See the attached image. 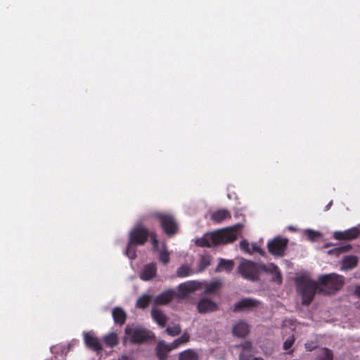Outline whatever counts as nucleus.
<instances>
[{
  "mask_svg": "<svg viewBox=\"0 0 360 360\" xmlns=\"http://www.w3.org/2000/svg\"><path fill=\"white\" fill-rule=\"evenodd\" d=\"M237 238L238 230L230 227L207 233L202 237L197 238L195 244L198 247L210 248L212 245L233 243Z\"/></svg>",
  "mask_w": 360,
  "mask_h": 360,
  "instance_id": "1",
  "label": "nucleus"
},
{
  "mask_svg": "<svg viewBox=\"0 0 360 360\" xmlns=\"http://www.w3.org/2000/svg\"><path fill=\"white\" fill-rule=\"evenodd\" d=\"M295 284L297 292L302 296L303 305H309L316 295V291L319 292L318 281L310 279L308 276H301L295 279Z\"/></svg>",
  "mask_w": 360,
  "mask_h": 360,
  "instance_id": "2",
  "label": "nucleus"
},
{
  "mask_svg": "<svg viewBox=\"0 0 360 360\" xmlns=\"http://www.w3.org/2000/svg\"><path fill=\"white\" fill-rule=\"evenodd\" d=\"M124 333V343L129 341L133 345H142L155 339V335L152 331L138 326H126Z\"/></svg>",
  "mask_w": 360,
  "mask_h": 360,
  "instance_id": "3",
  "label": "nucleus"
},
{
  "mask_svg": "<svg viewBox=\"0 0 360 360\" xmlns=\"http://www.w3.org/2000/svg\"><path fill=\"white\" fill-rule=\"evenodd\" d=\"M318 283L320 292L333 295L343 286L344 278L335 273L324 274L319 277Z\"/></svg>",
  "mask_w": 360,
  "mask_h": 360,
  "instance_id": "4",
  "label": "nucleus"
},
{
  "mask_svg": "<svg viewBox=\"0 0 360 360\" xmlns=\"http://www.w3.org/2000/svg\"><path fill=\"white\" fill-rule=\"evenodd\" d=\"M150 217L158 220L162 229L166 235L172 236L177 233L178 224L172 214L161 212H154L150 214Z\"/></svg>",
  "mask_w": 360,
  "mask_h": 360,
  "instance_id": "5",
  "label": "nucleus"
},
{
  "mask_svg": "<svg viewBox=\"0 0 360 360\" xmlns=\"http://www.w3.org/2000/svg\"><path fill=\"white\" fill-rule=\"evenodd\" d=\"M150 235V231L139 221L129 233V240L131 244L143 246L148 240Z\"/></svg>",
  "mask_w": 360,
  "mask_h": 360,
  "instance_id": "6",
  "label": "nucleus"
},
{
  "mask_svg": "<svg viewBox=\"0 0 360 360\" xmlns=\"http://www.w3.org/2000/svg\"><path fill=\"white\" fill-rule=\"evenodd\" d=\"M238 273L245 279L256 281L259 279V271L255 263L249 260L243 261L238 267Z\"/></svg>",
  "mask_w": 360,
  "mask_h": 360,
  "instance_id": "7",
  "label": "nucleus"
},
{
  "mask_svg": "<svg viewBox=\"0 0 360 360\" xmlns=\"http://www.w3.org/2000/svg\"><path fill=\"white\" fill-rule=\"evenodd\" d=\"M288 240L276 237L268 242L267 248L269 253L276 257H283L288 248Z\"/></svg>",
  "mask_w": 360,
  "mask_h": 360,
  "instance_id": "8",
  "label": "nucleus"
},
{
  "mask_svg": "<svg viewBox=\"0 0 360 360\" xmlns=\"http://www.w3.org/2000/svg\"><path fill=\"white\" fill-rule=\"evenodd\" d=\"M201 283L195 281H189L184 282L178 285V292H176V297L179 300L186 298L189 295L200 289Z\"/></svg>",
  "mask_w": 360,
  "mask_h": 360,
  "instance_id": "9",
  "label": "nucleus"
},
{
  "mask_svg": "<svg viewBox=\"0 0 360 360\" xmlns=\"http://www.w3.org/2000/svg\"><path fill=\"white\" fill-rule=\"evenodd\" d=\"M360 236V228L352 227L344 231H335L333 238L338 240H352Z\"/></svg>",
  "mask_w": 360,
  "mask_h": 360,
  "instance_id": "10",
  "label": "nucleus"
},
{
  "mask_svg": "<svg viewBox=\"0 0 360 360\" xmlns=\"http://www.w3.org/2000/svg\"><path fill=\"white\" fill-rule=\"evenodd\" d=\"M84 340L86 345L93 351L98 353L103 350L101 341L93 333H85L84 334Z\"/></svg>",
  "mask_w": 360,
  "mask_h": 360,
  "instance_id": "11",
  "label": "nucleus"
},
{
  "mask_svg": "<svg viewBox=\"0 0 360 360\" xmlns=\"http://www.w3.org/2000/svg\"><path fill=\"white\" fill-rule=\"evenodd\" d=\"M176 292L174 289H168L155 297L154 302L158 305H166L176 297Z\"/></svg>",
  "mask_w": 360,
  "mask_h": 360,
  "instance_id": "12",
  "label": "nucleus"
},
{
  "mask_svg": "<svg viewBox=\"0 0 360 360\" xmlns=\"http://www.w3.org/2000/svg\"><path fill=\"white\" fill-rule=\"evenodd\" d=\"M198 311L200 314L212 312L217 310V304L206 298L201 299L198 303Z\"/></svg>",
  "mask_w": 360,
  "mask_h": 360,
  "instance_id": "13",
  "label": "nucleus"
},
{
  "mask_svg": "<svg viewBox=\"0 0 360 360\" xmlns=\"http://www.w3.org/2000/svg\"><path fill=\"white\" fill-rule=\"evenodd\" d=\"M157 274V266L155 263L146 264L140 274V278L143 281H149L154 278Z\"/></svg>",
  "mask_w": 360,
  "mask_h": 360,
  "instance_id": "14",
  "label": "nucleus"
},
{
  "mask_svg": "<svg viewBox=\"0 0 360 360\" xmlns=\"http://www.w3.org/2000/svg\"><path fill=\"white\" fill-rule=\"evenodd\" d=\"M232 332L234 336L245 338L250 332L249 325L245 321H240L233 326Z\"/></svg>",
  "mask_w": 360,
  "mask_h": 360,
  "instance_id": "15",
  "label": "nucleus"
},
{
  "mask_svg": "<svg viewBox=\"0 0 360 360\" xmlns=\"http://www.w3.org/2000/svg\"><path fill=\"white\" fill-rule=\"evenodd\" d=\"M174 349L172 348L170 345L166 344L165 341H160L156 347V355L160 360H166L167 358V353L171 350Z\"/></svg>",
  "mask_w": 360,
  "mask_h": 360,
  "instance_id": "16",
  "label": "nucleus"
},
{
  "mask_svg": "<svg viewBox=\"0 0 360 360\" xmlns=\"http://www.w3.org/2000/svg\"><path fill=\"white\" fill-rule=\"evenodd\" d=\"M258 302L251 298H244L234 305V311L238 312L245 309L257 307Z\"/></svg>",
  "mask_w": 360,
  "mask_h": 360,
  "instance_id": "17",
  "label": "nucleus"
},
{
  "mask_svg": "<svg viewBox=\"0 0 360 360\" xmlns=\"http://www.w3.org/2000/svg\"><path fill=\"white\" fill-rule=\"evenodd\" d=\"M112 315L115 323L120 326L124 324L127 319V314L123 309L120 307H115L112 309Z\"/></svg>",
  "mask_w": 360,
  "mask_h": 360,
  "instance_id": "18",
  "label": "nucleus"
},
{
  "mask_svg": "<svg viewBox=\"0 0 360 360\" xmlns=\"http://www.w3.org/2000/svg\"><path fill=\"white\" fill-rule=\"evenodd\" d=\"M151 316L155 321L162 328H164L167 322V316L159 309H153Z\"/></svg>",
  "mask_w": 360,
  "mask_h": 360,
  "instance_id": "19",
  "label": "nucleus"
},
{
  "mask_svg": "<svg viewBox=\"0 0 360 360\" xmlns=\"http://www.w3.org/2000/svg\"><path fill=\"white\" fill-rule=\"evenodd\" d=\"M234 267V262L231 259H226L223 258L219 259L218 266L216 268V271H225L230 273Z\"/></svg>",
  "mask_w": 360,
  "mask_h": 360,
  "instance_id": "20",
  "label": "nucleus"
},
{
  "mask_svg": "<svg viewBox=\"0 0 360 360\" xmlns=\"http://www.w3.org/2000/svg\"><path fill=\"white\" fill-rule=\"evenodd\" d=\"M358 258L354 255L345 256L342 259V269L348 270L352 269L357 266Z\"/></svg>",
  "mask_w": 360,
  "mask_h": 360,
  "instance_id": "21",
  "label": "nucleus"
},
{
  "mask_svg": "<svg viewBox=\"0 0 360 360\" xmlns=\"http://www.w3.org/2000/svg\"><path fill=\"white\" fill-rule=\"evenodd\" d=\"M231 214L226 210H219L213 212L211 215V219L213 221L221 222L226 219H230Z\"/></svg>",
  "mask_w": 360,
  "mask_h": 360,
  "instance_id": "22",
  "label": "nucleus"
},
{
  "mask_svg": "<svg viewBox=\"0 0 360 360\" xmlns=\"http://www.w3.org/2000/svg\"><path fill=\"white\" fill-rule=\"evenodd\" d=\"M105 345L108 347H114L119 343L118 335L115 333H110L103 338Z\"/></svg>",
  "mask_w": 360,
  "mask_h": 360,
  "instance_id": "23",
  "label": "nucleus"
},
{
  "mask_svg": "<svg viewBox=\"0 0 360 360\" xmlns=\"http://www.w3.org/2000/svg\"><path fill=\"white\" fill-rule=\"evenodd\" d=\"M198 354L191 349L181 352L179 355V360H198Z\"/></svg>",
  "mask_w": 360,
  "mask_h": 360,
  "instance_id": "24",
  "label": "nucleus"
},
{
  "mask_svg": "<svg viewBox=\"0 0 360 360\" xmlns=\"http://www.w3.org/2000/svg\"><path fill=\"white\" fill-rule=\"evenodd\" d=\"M212 257L209 255H202L198 262V271L202 272L211 264Z\"/></svg>",
  "mask_w": 360,
  "mask_h": 360,
  "instance_id": "25",
  "label": "nucleus"
},
{
  "mask_svg": "<svg viewBox=\"0 0 360 360\" xmlns=\"http://www.w3.org/2000/svg\"><path fill=\"white\" fill-rule=\"evenodd\" d=\"M193 274V271L188 265H182L176 270V276L179 278H184L191 276Z\"/></svg>",
  "mask_w": 360,
  "mask_h": 360,
  "instance_id": "26",
  "label": "nucleus"
},
{
  "mask_svg": "<svg viewBox=\"0 0 360 360\" xmlns=\"http://www.w3.org/2000/svg\"><path fill=\"white\" fill-rule=\"evenodd\" d=\"M190 335L187 333H184L180 338L174 340L170 345L172 346V348L176 349L178 348L181 345L186 343L189 341Z\"/></svg>",
  "mask_w": 360,
  "mask_h": 360,
  "instance_id": "27",
  "label": "nucleus"
},
{
  "mask_svg": "<svg viewBox=\"0 0 360 360\" xmlns=\"http://www.w3.org/2000/svg\"><path fill=\"white\" fill-rule=\"evenodd\" d=\"M151 298V295H143L137 300L136 307L141 309L146 308L149 305Z\"/></svg>",
  "mask_w": 360,
  "mask_h": 360,
  "instance_id": "28",
  "label": "nucleus"
},
{
  "mask_svg": "<svg viewBox=\"0 0 360 360\" xmlns=\"http://www.w3.org/2000/svg\"><path fill=\"white\" fill-rule=\"evenodd\" d=\"M136 246L135 244H131L130 240H128L125 254L130 259H134L136 257Z\"/></svg>",
  "mask_w": 360,
  "mask_h": 360,
  "instance_id": "29",
  "label": "nucleus"
},
{
  "mask_svg": "<svg viewBox=\"0 0 360 360\" xmlns=\"http://www.w3.org/2000/svg\"><path fill=\"white\" fill-rule=\"evenodd\" d=\"M221 283L219 281H213L206 285L205 293L211 294L215 292L220 288Z\"/></svg>",
  "mask_w": 360,
  "mask_h": 360,
  "instance_id": "30",
  "label": "nucleus"
},
{
  "mask_svg": "<svg viewBox=\"0 0 360 360\" xmlns=\"http://www.w3.org/2000/svg\"><path fill=\"white\" fill-rule=\"evenodd\" d=\"M271 268L274 269V273L272 276V281L276 283L277 284H281L283 281L282 274L279 270V268L276 264L271 263Z\"/></svg>",
  "mask_w": 360,
  "mask_h": 360,
  "instance_id": "31",
  "label": "nucleus"
},
{
  "mask_svg": "<svg viewBox=\"0 0 360 360\" xmlns=\"http://www.w3.org/2000/svg\"><path fill=\"white\" fill-rule=\"evenodd\" d=\"M165 332L170 336H176L181 332V327L179 324H175L173 326H169L166 328Z\"/></svg>",
  "mask_w": 360,
  "mask_h": 360,
  "instance_id": "32",
  "label": "nucleus"
},
{
  "mask_svg": "<svg viewBox=\"0 0 360 360\" xmlns=\"http://www.w3.org/2000/svg\"><path fill=\"white\" fill-rule=\"evenodd\" d=\"M160 261L164 264H167L169 262V253L167 250H162L160 252Z\"/></svg>",
  "mask_w": 360,
  "mask_h": 360,
  "instance_id": "33",
  "label": "nucleus"
},
{
  "mask_svg": "<svg viewBox=\"0 0 360 360\" xmlns=\"http://www.w3.org/2000/svg\"><path fill=\"white\" fill-rule=\"evenodd\" d=\"M149 238L150 239V242L153 245V248L157 249L159 245V241L158 240L156 233L153 231H150V235L149 236Z\"/></svg>",
  "mask_w": 360,
  "mask_h": 360,
  "instance_id": "34",
  "label": "nucleus"
},
{
  "mask_svg": "<svg viewBox=\"0 0 360 360\" xmlns=\"http://www.w3.org/2000/svg\"><path fill=\"white\" fill-rule=\"evenodd\" d=\"M295 342V338L293 335L288 337L283 343V349L288 350L291 348Z\"/></svg>",
  "mask_w": 360,
  "mask_h": 360,
  "instance_id": "35",
  "label": "nucleus"
},
{
  "mask_svg": "<svg viewBox=\"0 0 360 360\" xmlns=\"http://www.w3.org/2000/svg\"><path fill=\"white\" fill-rule=\"evenodd\" d=\"M240 347L242 348V351H247L248 352L252 353V345L251 342L245 341L242 343Z\"/></svg>",
  "mask_w": 360,
  "mask_h": 360,
  "instance_id": "36",
  "label": "nucleus"
},
{
  "mask_svg": "<svg viewBox=\"0 0 360 360\" xmlns=\"http://www.w3.org/2000/svg\"><path fill=\"white\" fill-rule=\"evenodd\" d=\"M240 248L245 252L251 253L249 243L245 240H241L240 242Z\"/></svg>",
  "mask_w": 360,
  "mask_h": 360,
  "instance_id": "37",
  "label": "nucleus"
},
{
  "mask_svg": "<svg viewBox=\"0 0 360 360\" xmlns=\"http://www.w3.org/2000/svg\"><path fill=\"white\" fill-rule=\"evenodd\" d=\"M251 246V253L256 252H258L262 256H264L265 255L264 250L262 249L259 245H257V243H252Z\"/></svg>",
  "mask_w": 360,
  "mask_h": 360,
  "instance_id": "38",
  "label": "nucleus"
},
{
  "mask_svg": "<svg viewBox=\"0 0 360 360\" xmlns=\"http://www.w3.org/2000/svg\"><path fill=\"white\" fill-rule=\"evenodd\" d=\"M333 355L332 352L328 349H326L324 354L320 358L319 360H333Z\"/></svg>",
  "mask_w": 360,
  "mask_h": 360,
  "instance_id": "39",
  "label": "nucleus"
},
{
  "mask_svg": "<svg viewBox=\"0 0 360 360\" xmlns=\"http://www.w3.org/2000/svg\"><path fill=\"white\" fill-rule=\"evenodd\" d=\"M252 356V352H248L247 351H241L239 355L240 360H250Z\"/></svg>",
  "mask_w": 360,
  "mask_h": 360,
  "instance_id": "40",
  "label": "nucleus"
},
{
  "mask_svg": "<svg viewBox=\"0 0 360 360\" xmlns=\"http://www.w3.org/2000/svg\"><path fill=\"white\" fill-rule=\"evenodd\" d=\"M307 236L310 240H314L317 237L320 236V233L314 231L309 230L307 231Z\"/></svg>",
  "mask_w": 360,
  "mask_h": 360,
  "instance_id": "41",
  "label": "nucleus"
},
{
  "mask_svg": "<svg viewBox=\"0 0 360 360\" xmlns=\"http://www.w3.org/2000/svg\"><path fill=\"white\" fill-rule=\"evenodd\" d=\"M261 269H262L264 271H265L266 273L271 274L272 276L274 274H275L274 269H273V268H271V264H270L268 266L262 265L261 266Z\"/></svg>",
  "mask_w": 360,
  "mask_h": 360,
  "instance_id": "42",
  "label": "nucleus"
},
{
  "mask_svg": "<svg viewBox=\"0 0 360 360\" xmlns=\"http://www.w3.org/2000/svg\"><path fill=\"white\" fill-rule=\"evenodd\" d=\"M342 252H347L352 249V246L350 245H347L341 247Z\"/></svg>",
  "mask_w": 360,
  "mask_h": 360,
  "instance_id": "43",
  "label": "nucleus"
},
{
  "mask_svg": "<svg viewBox=\"0 0 360 360\" xmlns=\"http://www.w3.org/2000/svg\"><path fill=\"white\" fill-rule=\"evenodd\" d=\"M354 293L355 295L360 297V285L356 288Z\"/></svg>",
  "mask_w": 360,
  "mask_h": 360,
  "instance_id": "44",
  "label": "nucleus"
},
{
  "mask_svg": "<svg viewBox=\"0 0 360 360\" xmlns=\"http://www.w3.org/2000/svg\"><path fill=\"white\" fill-rule=\"evenodd\" d=\"M333 204V201L331 200L326 207H325V210L327 211L330 209V206L332 205Z\"/></svg>",
  "mask_w": 360,
  "mask_h": 360,
  "instance_id": "45",
  "label": "nucleus"
},
{
  "mask_svg": "<svg viewBox=\"0 0 360 360\" xmlns=\"http://www.w3.org/2000/svg\"><path fill=\"white\" fill-rule=\"evenodd\" d=\"M252 360H264V359L262 357H255L252 359Z\"/></svg>",
  "mask_w": 360,
  "mask_h": 360,
  "instance_id": "46",
  "label": "nucleus"
},
{
  "mask_svg": "<svg viewBox=\"0 0 360 360\" xmlns=\"http://www.w3.org/2000/svg\"><path fill=\"white\" fill-rule=\"evenodd\" d=\"M124 360H129V359H128V357L126 356L124 358Z\"/></svg>",
  "mask_w": 360,
  "mask_h": 360,
  "instance_id": "47",
  "label": "nucleus"
}]
</instances>
